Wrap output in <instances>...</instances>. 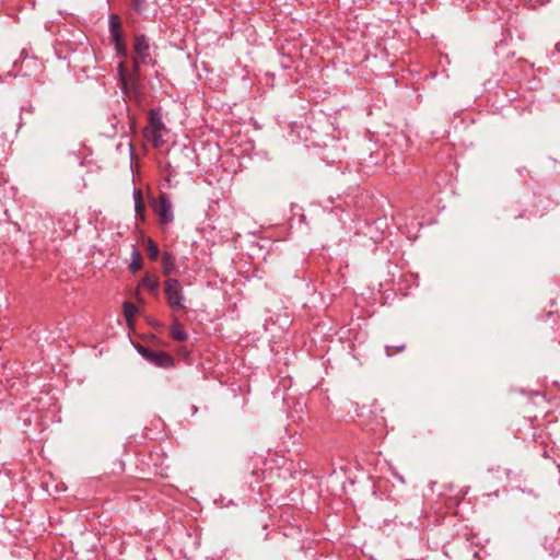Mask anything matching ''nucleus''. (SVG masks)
I'll return each mask as SVG.
<instances>
[{"instance_id":"obj_1","label":"nucleus","mask_w":560,"mask_h":560,"mask_svg":"<svg viewBox=\"0 0 560 560\" xmlns=\"http://www.w3.org/2000/svg\"><path fill=\"white\" fill-rule=\"evenodd\" d=\"M151 60L150 43L145 35H137L133 39L132 71L128 72L125 60L118 63V75L122 89H136L139 81V70L141 65Z\"/></svg>"},{"instance_id":"obj_2","label":"nucleus","mask_w":560,"mask_h":560,"mask_svg":"<svg viewBox=\"0 0 560 560\" xmlns=\"http://www.w3.org/2000/svg\"><path fill=\"white\" fill-rule=\"evenodd\" d=\"M166 132L167 129L162 120L160 110L151 109L149 112V126L143 130L144 138L154 148H161L165 143L164 136L166 135Z\"/></svg>"},{"instance_id":"obj_3","label":"nucleus","mask_w":560,"mask_h":560,"mask_svg":"<svg viewBox=\"0 0 560 560\" xmlns=\"http://www.w3.org/2000/svg\"><path fill=\"white\" fill-rule=\"evenodd\" d=\"M164 294L168 306L174 312L186 308L183 288L177 279H167L164 282Z\"/></svg>"},{"instance_id":"obj_4","label":"nucleus","mask_w":560,"mask_h":560,"mask_svg":"<svg viewBox=\"0 0 560 560\" xmlns=\"http://www.w3.org/2000/svg\"><path fill=\"white\" fill-rule=\"evenodd\" d=\"M155 211L159 214L160 221L163 224H168L174 220L172 202H171L170 198L167 197V195H165V194H162L159 197V201L155 207Z\"/></svg>"},{"instance_id":"obj_5","label":"nucleus","mask_w":560,"mask_h":560,"mask_svg":"<svg viewBox=\"0 0 560 560\" xmlns=\"http://www.w3.org/2000/svg\"><path fill=\"white\" fill-rule=\"evenodd\" d=\"M109 33H110V37H112L113 43L114 42H119L120 39H124L122 38V31H121L120 20L115 14H112L109 16Z\"/></svg>"},{"instance_id":"obj_6","label":"nucleus","mask_w":560,"mask_h":560,"mask_svg":"<svg viewBox=\"0 0 560 560\" xmlns=\"http://www.w3.org/2000/svg\"><path fill=\"white\" fill-rule=\"evenodd\" d=\"M149 354V359L152 360L154 363H156L160 366H167L173 363V360L171 355L164 352H152L149 350H145Z\"/></svg>"},{"instance_id":"obj_7","label":"nucleus","mask_w":560,"mask_h":560,"mask_svg":"<svg viewBox=\"0 0 560 560\" xmlns=\"http://www.w3.org/2000/svg\"><path fill=\"white\" fill-rule=\"evenodd\" d=\"M170 335L174 340L177 341H184L187 339V332L177 319L172 322Z\"/></svg>"},{"instance_id":"obj_8","label":"nucleus","mask_w":560,"mask_h":560,"mask_svg":"<svg viewBox=\"0 0 560 560\" xmlns=\"http://www.w3.org/2000/svg\"><path fill=\"white\" fill-rule=\"evenodd\" d=\"M140 285L148 289L150 292L158 294L160 282L156 276L145 275L141 280Z\"/></svg>"},{"instance_id":"obj_9","label":"nucleus","mask_w":560,"mask_h":560,"mask_svg":"<svg viewBox=\"0 0 560 560\" xmlns=\"http://www.w3.org/2000/svg\"><path fill=\"white\" fill-rule=\"evenodd\" d=\"M162 269L165 276L172 275L175 270V257L168 252L162 256Z\"/></svg>"},{"instance_id":"obj_10","label":"nucleus","mask_w":560,"mask_h":560,"mask_svg":"<svg viewBox=\"0 0 560 560\" xmlns=\"http://www.w3.org/2000/svg\"><path fill=\"white\" fill-rule=\"evenodd\" d=\"M124 307V316L127 320V324L129 326L132 325V320H133V317L136 316V314L138 313V308L135 304L126 301L122 305Z\"/></svg>"},{"instance_id":"obj_11","label":"nucleus","mask_w":560,"mask_h":560,"mask_svg":"<svg viewBox=\"0 0 560 560\" xmlns=\"http://www.w3.org/2000/svg\"><path fill=\"white\" fill-rule=\"evenodd\" d=\"M147 254H148L149 259H151L153 261L159 258V255H160L159 246L152 240H149L147 243Z\"/></svg>"},{"instance_id":"obj_12","label":"nucleus","mask_w":560,"mask_h":560,"mask_svg":"<svg viewBox=\"0 0 560 560\" xmlns=\"http://www.w3.org/2000/svg\"><path fill=\"white\" fill-rule=\"evenodd\" d=\"M114 47L119 57L122 58V60L127 57V47L124 43V39H120L119 42H114Z\"/></svg>"},{"instance_id":"obj_13","label":"nucleus","mask_w":560,"mask_h":560,"mask_svg":"<svg viewBox=\"0 0 560 560\" xmlns=\"http://www.w3.org/2000/svg\"><path fill=\"white\" fill-rule=\"evenodd\" d=\"M132 257H133V259H132L129 268H130L131 272H136V271L140 270L142 267L141 257H140V254L136 250L132 253Z\"/></svg>"},{"instance_id":"obj_14","label":"nucleus","mask_w":560,"mask_h":560,"mask_svg":"<svg viewBox=\"0 0 560 560\" xmlns=\"http://www.w3.org/2000/svg\"><path fill=\"white\" fill-rule=\"evenodd\" d=\"M131 2L136 12L142 13L144 11L147 0H131Z\"/></svg>"},{"instance_id":"obj_15","label":"nucleus","mask_w":560,"mask_h":560,"mask_svg":"<svg viewBox=\"0 0 560 560\" xmlns=\"http://www.w3.org/2000/svg\"><path fill=\"white\" fill-rule=\"evenodd\" d=\"M135 211H136L137 217H140L141 219H143V213H144L143 201L135 202Z\"/></svg>"},{"instance_id":"obj_16","label":"nucleus","mask_w":560,"mask_h":560,"mask_svg":"<svg viewBox=\"0 0 560 560\" xmlns=\"http://www.w3.org/2000/svg\"><path fill=\"white\" fill-rule=\"evenodd\" d=\"M133 199H135V202L143 201L142 191L140 189L135 188Z\"/></svg>"},{"instance_id":"obj_17","label":"nucleus","mask_w":560,"mask_h":560,"mask_svg":"<svg viewBox=\"0 0 560 560\" xmlns=\"http://www.w3.org/2000/svg\"><path fill=\"white\" fill-rule=\"evenodd\" d=\"M397 351H404L406 346L405 345H398L394 347Z\"/></svg>"},{"instance_id":"obj_18","label":"nucleus","mask_w":560,"mask_h":560,"mask_svg":"<svg viewBox=\"0 0 560 560\" xmlns=\"http://www.w3.org/2000/svg\"><path fill=\"white\" fill-rule=\"evenodd\" d=\"M385 349H386V354H387L388 357L393 355V352H392V350H390V347H389V346H386V348H385Z\"/></svg>"},{"instance_id":"obj_19","label":"nucleus","mask_w":560,"mask_h":560,"mask_svg":"<svg viewBox=\"0 0 560 560\" xmlns=\"http://www.w3.org/2000/svg\"><path fill=\"white\" fill-rule=\"evenodd\" d=\"M145 350H147V349H144V347H141V351H140V352H141L144 357H147V358L149 359V354H148V352H145Z\"/></svg>"}]
</instances>
